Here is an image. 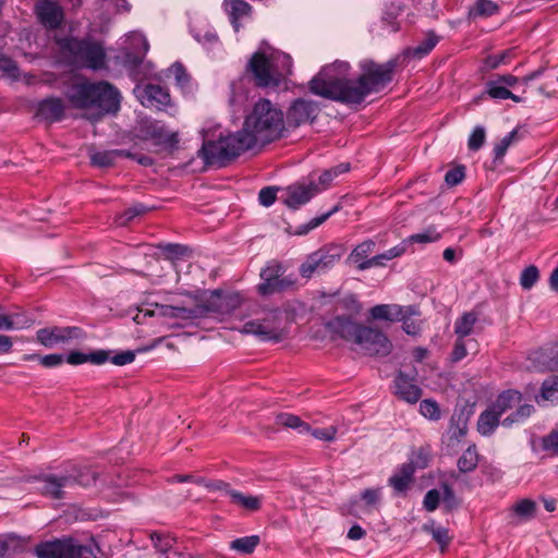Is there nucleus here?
<instances>
[{"instance_id":"44","label":"nucleus","mask_w":558,"mask_h":558,"mask_svg":"<svg viewBox=\"0 0 558 558\" xmlns=\"http://www.w3.org/2000/svg\"><path fill=\"white\" fill-rule=\"evenodd\" d=\"M514 513L523 519H532L536 512V502L532 499H522L513 506Z\"/></svg>"},{"instance_id":"35","label":"nucleus","mask_w":558,"mask_h":558,"mask_svg":"<svg viewBox=\"0 0 558 558\" xmlns=\"http://www.w3.org/2000/svg\"><path fill=\"white\" fill-rule=\"evenodd\" d=\"M478 464V454L475 446H470L458 459L457 465L460 472L468 473L476 469Z\"/></svg>"},{"instance_id":"8","label":"nucleus","mask_w":558,"mask_h":558,"mask_svg":"<svg viewBox=\"0 0 558 558\" xmlns=\"http://www.w3.org/2000/svg\"><path fill=\"white\" fill-rule=\"evenodd\" d=\"M262 282L257 286L260 295H271L293 290L296 277L293 274L284 275V267L278 262H270L260 271Z\"/></svg>"},{"instance_id":"53","label":"nucleus","mask_w":558,"mask_h":558,"mask_svg":"<svg viewBox=\"0 0 558 558\" xmlns=\"http://www.w3.org/2000/svg\"><path fill=\"white\" fill-rule=\"evenodd\" d=\"M485 137V129L481 125L475 126L468 141L469 149L473 151L478 150L483 146Z\"/></svg>"},{"instance_id":"26","label":"nucleus","mask_w":558,"mask_h":558,"mask_svg":"<svg viewBox=\"0 0 558 558\" xmlns=\"http://www.w3.org/2000/svg\"><path fill=\"white\" fill-rule=\"evenodd\" d=\"M522 400V395L517 390H506L498 395L495 402H493L489 407L495 410L496 414L500 417L508 410H511L515 405H519Z\"/></svg>"},{"instance_id":"25","label":"nucleus","mask_w":558,"mask_h":558,"mask_svg":"<svg viewBox=\"0 0 558 558\" xmlns=\"http://www.w3.org/2000/svg\"><path fill=\"white\" fill-rule=\"evenodd\" d=\"M230 502L247 512H257L263 506V496L246 495L239 490L230 492Z\"/></svg>"},{"instance_id":"4","label":"nucleus","mask_w":558,"mask_h":558,"mask_svg":"<svg viewBox=\"0 0 558 558\" xmlns=\"http://www.w3.org/2000/svg\"><path fill=\"white\" fill-rule=\"evenodd\" d=\"M292 59L287 53L267 57L255 52L250 59L246 71L252 74L258 87L278 86L284 75L291 74Z\"/></svg>"},{"instance_id":"21","label":"nucleus","mask_w":558,"mask_h":558,"mask_svg":"<svg viewBox=\"0 0 558 558\" xmlns=\"http://www.w3.org/2000/svg\"><path fill=\"white\" fill-rule=\"evenodd\" d=\"M241 295L239 293L222 294L219 291H214L207 306L208 311H214L220 314H229L240 306Z\"/></svg>"},{"instance_id":"2","label":"nucleus","mask_w":558,"mask_h":558,"mask_svg":"<svg viewBox=\"0 0 558 558\" xmlns=\"http://www.w3.org/2000/svg\"><path fill=\"white\" fill-rule=\"evenodd\" d=\"M397 60L376 63L373 60L360 62L361 75L349 78L350 64L336 61L325 65L310 81L311 93L326 99L347 105H359L372 93H378L393 78Z\"/></svg>"},{"instance_id":"56","label":"nucleus","mask_w":558,"mask_h":558,"mask_svg":"<svg viewBox=\"0 0 558 558\" xmlns=\"http://www.w3.org/2000/svg\"><path fill=\"white\" fill-rule=\"evenodd\" d=\"M138 40L142 44V50L136 53H126V56H125V63L131 66H137L143 61V58L145 57L146 52L148 51L149 45H148L146 38L138 37Z\"/></svg>"},{"instance_id":"12","label":"nucleus","mask_w":558,"mask_h":558,"mask_svg":"<svg viewBox=\"0 0 558 558\" xmlns=\"http://www.w3.org/2000/svg\"><path fill=\"white\" fill-rule=\"evenodd\" d=\"M140 133L142 140L150 141L155 146L173 147L179 142L178 134L168 131L160 121H143L140 126Z\"/></svg>"},{"instance_id":"52","label":"nucleus","mask_w":558,"mask_h":558,"mask_svg":"<svg viewBox=\"0 0 558 558\" xmlns=\"http://www.w3.org/2000/svg\"><path fill=\"white\" fill-rule=\"evenodd\" d=\"M418 314L403 313L399 322H402V329L410 336H417L421 332V324L414 320L412 317Z\"/></svg>"},{"instance_id":"33","label":"nucleus","mask_w":558,"mask_h":558,"mask_svg":"<svg viewBox=\"0 0 558 558\" xmlns=\"http://www.w3.org/2000/svg\"><path fill=\"white\" fill-rule=\"evenodd\" d=\"M477 322V316L473 312L464 313L461 317L456 320L454 324V333L458 338L464 339L469 335H471L475 323Z\"/></svg>"},{"instance_id":"59","label":"nucleus","mask_w":558,"mask_h":558,"mask_svg":"<svg viewBox=\"0 0 558 558\" xmlns=\"http://www.w3.org/2000/svg\"><path fill=\"white\" fill-rule=\"evenodd\" d=\"M511 54L512 50H506L501 53L488 56L485 60V65L488 69H497L499 65L508 63Z\"/></svg>"},{"instance_id":"10","label":"nucleus","mask_w":558,"mask_h":558,"mask_svg":"<svg viewBox=\"0 0 558 558\" xmlns=\"http://www.w3.org/2000/svg\"><path fill=\"white\" fill-rule=\"evenodd\" d=\"M86 338L85 331L81 327H48L37 331V340L46 348H53L60 343H70L74 340H83Z\"/></svg>"},{"instance_id":"18","label":"nucleus","mask_w":558,"mask_h":558,"mask_svg":"<svg viewBox=\"0 0 558 558\" xmlns=\"http://www.w3.org/2000/svg\"><path fill=\"white\" fill-rule=\"evenodd\" d=\"M362 325L356 324L349 316H336L326 324V328L333 335L345 340L355 341Z\"/></svg>"},{"instance_id":"39","label":"nucleus","mask_w":558,"mask_h":558,"mask_svg":"<svg viewBox=\"0 0 558 558\" xmlns=\"http://www.w3.org/2000/svg\"><path fill=\"white\" fill-rule=\"evenodd\" d=\"M542 73H543V70H536V71L525 75L524 77H522V80H519L517 76L511 75V74H505V75H498L496 77V80L499 83H501L502 85H505L507 88L514 87L519 82H521L523 85L527 86L531 81L539 77Z\"/></svg>"},{"instance_id":"36","label":"nucleus","mask_w":558,"mask_h":558,"mask_svg":"<svg viewBox=\"0 0 558 558\" xmlns=\"http://www.w3.org/2000/svg\"><path fill=\"white\" fill-rule=\"evenodd\" d=\"M440 37L433 31L426 33L425 38L412 49V54L422 58L428 54L439 43Z\"/></svg>"},{"instance_id":"48","label":"nucleus","mask_w":558,"mask_h":558,"mask_svg":"<svg viewBox=\"0 0 558 558\" xmlns=\"http://www.w3.org/2000/svg\"><path fill=\"white\" fill-rule=\"evenodd\" d=\"M539 271L536 266L524 268L520 276V284L524 290H530L538 280Z\"/></svg>"},{"instance_id":"19","label":"nucleus","mask_w":558,"mask_h":558,"mask_svg":"<svg viewBox=\"0 0 558 558\" xmlns=\"http://www.w3.org/2000/svg\"><path fill=\"white\" fill-rule=\"evenodd\" d=\"M72 476L46 475L41 478V493L52 499H62L65 497L64 488L73 486Z\"/></svg>"},{"instance_id":"54","label":"nucleus","mask_w":558,"mask_h":558,"mask_svg":"<svg viewBox=\"0 0 558 558\" xmlns=\"http://www.w3.org/2000/svg\"><path fill=\"white\" fill-rule=\"evenodd\" d=\"M517 130H513L509 132L507 135H505L498 144L494 147V156L495 159L502 158L509 148V146L512 144V142L517 137Z\"/></svg>"},{"instance_id":"50","label":"nucleus","mask_w":558,"mask_h":558,"mask_svg":"<svg viewBox=\"0 0 558 558\" xmlns=\"http://www.w3.org/2000/svg\"><path fill=\"white\" fill-rule=\"evenodd\" d=\"M25 360H27V361L38 360L39 363L44 367L52 368V367L60 366L64 362V355L63 354H57V353L47 354V355H44V356H40V355H26Z\"/></svg>"},{"instance_id":"23","label":"nucleus","mask_w":558,"mask_h":558,"mask_svg":"<svg viewBox=\"0 0 558 558\" xmlns=\"http://www.w3.org/2000/svg\"><path fill=\"white\" fill-rule=\"evenodd\" d=\"M222 5L234 31L239 32L240 20L251 15L252 5L244 0H223Z\"/></svg>"},{"instance_id":"30","label":"nucleus","mask_w":558,"mask_h":558,"mask_svg":"<svg viewBox=\"0 0 558 558\" xmlns=\"http://www.w3.org/2000/svg\"><path fill=\"white\" fill-rule=\"evenodd\" d=\"M486 93L493 99H511L514 102H522L523 98L513 94L509 88L499 83L496 78L486 83Z\"/></svg>"},{"instance_id":"9","label":"nucleus","mask_w":558,"mask_h":558,"mask_svg":"<svg viewBox=\"0 0 558 558\" xmlns=\"http://www.w3.org/2000/svg\"><path fill=\"white\" fill-rule=\"evenodd\" d=\"M354 342L361 351L371 356H387L392 350V343L387 335L368 326L361 327Z\"/></svg>"},{"instance_id":"40","label":"nucleus","mask_w":558,"mask_h":558,"mask_svg":"<svg viewBox=\"0 0 558 558\" xmlns=\"http://www.w3.org/2000/svg\"><path fill=\"white\" fill-rule=\"evenodd\" d=\"M541 398L545 401H558V376H550L545 379L541 388Z\"/></svg>"},{"instance_id":"11","label":"nucleus","mask_w":558,"mask_h":558,"mask_svg":"<svg viewBox=\"0 0 558 558\" xmlns=\"http://www.w3.org/2000/svg\"><path fill=\"white\" fill-rule=\"evenodd\" d=\"M320 111L319 105L311 99L298 98L288 108L286 122L289 126L298 128L302 124L312 123Z\"/></svg>"},{"instance_id":"64","label":"nucleus","mask_w":558,"mask_h":558,"mask_svg":"<svg viewBox=\"0 0 558 558\" xmlns=\"http://www.w3.org/2000/svg\"><path fill=\"white\" fill-rule=\"evenodd\" d=\"M361 498L366 507H375L380 500V488H367L361 493Z\"/></svg>"},{"instance_id":"24","label":"nucleus","mask_w":558,"mask_h":558,"mask_svg":"<svg viewBox=\"0 0 558 558\" xmlns=\"http://www.w3.org/2000/svg\"><path fill=\"white\" fill-rule=\"evenodd\" d=\"M414 472L413 463H403L389 477L388 483L398 494H404L413 482Z\"/></svg>"},{"instance_id":"20","label":"nucleus","mask_w":558,"mask_h":558,"mask_svg":"<svg viewBox=\"0 0 558 558\" xmlns=\"http://www.w3.org/2000/svg\"><path fill=\"white\" fill-rule=\"evenodd\" d=\"M36 14L38 20L49 28H58L63 20L61 8L49 0H43L36 5Z\"/></svg>"},{"instance_id":"17","label":"nucleus","mask_w":558,"mask_h":558,"mask_svg":"<svg viewBox=\"0 0 558 558\" xmlns=\"http://www.w3.org/2000/svg\"><path fill=\"white\" fill-rule=\"evenodd\" d=\"M395 395L408 403L414 404L422 397V389L414 384L413 378H409L403 372H399L393 380Z\"/></svg>"},{"instance_id":"37","label":"nucleus","mask_w":558,"mask_h":558,"mask_svg":"<svg viewBox=\"0 0 558 558\" xmlns=\"http://www.w3.org/2000/svg\"><path fill=\"white\" fill-rule=\"evenodd\" d=\"M498 10L499 7L492 0H476L469 14L472 17H487L496 14Z\"/></svg>"},{"instance_id":"22","label":"nucleus","mask_w":558,"mask_h":558,"mask_svg":"<svg viewBox=\"0 0 558 558\" xmlns=\"http://www.w3.org/2000/svg\"><path fill=\"white\" fill-rule=\"evenodd\" d=\"M64 111L65 107L63 100L57 97H50L38 104L36 114L48 122H57L64 117Z\"/></svg>"},{"instance_id":"31","label":"nucleus","mask_w":558,"mask_h":558,"mask_svg":"<svg viewBox=\"0 0 558 558\" xmlns=\"http://www.w3.org/2000/svg\"><path fill=\"white\" fill-rule=\"evenodd\" d=\"M248 94L244 86V80L240 78L230 84V96L229 105L234 109L239 110L247 101Z\"/></svg>"},{"instance_id":"29","label":"nucleus","mask_w":558,"mask_h":558,"mask_svg":"<svg viewBox=\"0 0 558 558\" xmlns=\"http://www.w3.org/2000/svg\"><path fill=\"white\" fill-rule=\"evenodd\" d=\"M375 241L368 239L357 244L350 253L348 260L356 264V268L360 270V265L369 260L368 257L375 250Z\"/></svg>"},{"instance_id":"3","label":"nucleus","mask_w":558,"mask_h":558,"mask_svg":"<svg viewBox=\"0 0 558 558\" xmlns=\"http://www.w3.org/2000/svg\"><path fill=\"white\" fill-rule=\"evenodd\" d=\"M73 107L78 109L95 108L101 116L116 114L120 110L121 94L108 82L74 84L68 93Z\"/></svg>"},{"instance_id":"46","label":"nucleus","mask_w":558,"mask_h":558,"mask_svg":"<svg viewBox=\"0 0 558 558\" xmlns=\"http://www.w3.org/2000/svg\"><path fill=\"white\" fill-rule=\"evenodd\" d=\"M148 211V207H146L144 204L137 203L128 209H125L119 217H118V223L121 226H125L131 220H133L137 216H142Z\"/></svg>"},{"instance_id":"34","label":"nucleus","mask_w":558,"mask_h":558,"mask_svg":"<svg viewBox=\"0 0 558 558\" xmlns=\"http://www.w3.org/2000/svg\"><path fill=\"white\" fill-rule=\"evenodd\" d=\"M259 543L260 537L258 535H250L233 539L230 543V548L240 554L250 555L255 550Z\"/></svg>"},{"instance_id":"42","label":"nucleus","mask_w":558,"mask_h":558,"mask_svg":"<svg viewBox=\"0 0 558 558\" xmlns=\"http://www.w3.org/2000/svg\"><path fill=\"white\" fill-rule=\"evenodd\" d=\"M440 238H441V234L436 230L435 227H428L423 232L410 235L408 238L407 242L426 244V243L436 242Z\"/></svg>"},{"instance_id":"61","label":"nucleus","mask_w":558,"mask_h":558,"mask_svg":"<svg viewBox=\"0 0 558 558\" xmlns=\"http://www.w3.org/2000/svg\"><path fill=\"white\" fill-rule=\"evenodd\" d=\"M171 74L174 76L177 84L180 86H185L190 81V75L187 74L185 68L182 63L175 62L169 69Z\"/></svg>"},{"instance_id":"16","label":"nucleus","mask_w":558,"mask_h":558,"mask_svg":"<svg viewBox=\"0 0 558 558\" xmlns=\"http://www.w3.org/2000/svg\"><path fill=\"white\" fill-rule=\"evenodd\" d=\"M403 313L418 314V307L415 305L379 304L369 310V315L374 320L399 322Z\"/></svg>"},{"instance_id":"43","label":"nucleus","mask_w":558,"mask_h":558,"mask_svg":"<svg viewBox=\"0 0 558 558\" xmlns=\"http://www.w3.org/2000/svg\"><path fill=\"white\" fill-rule=\"evenodd\" d=\"M420 412L424 417L430 421H438L441 417V411L438 403L432 399H424L421 401Z\"/></svg>"},{"instance_id":"55","label":"nucleus","mask_w":558,"mask_h":558,"mask_svg":"<svg viewBox=\"0 0 558 558\" xmlns=\"http://www.w3.org/2000/svg\"><path fill=\"white\" fill-rule=\"evenodd\" d=\"M168 305H158L156 304V308L153 310V311H149V310H140L138 313L134 316V322L136 324H143L144 323V318L146 316H154L156 315V310L158 311V314L161 315V316H165V317H171L173 318V311H166L165 308L167 307Z\"/></svg>"},{"instance_id":"5","label":"nucleus","mask_w":558,"mask_h":558,"mask_svg":"<svg viewBox=\"0 0 558 558\" xmlns=\"http://www.w3.org/2000/svg\"><path fill=\"white\" fill-rule=\"evenodd\" d=\"M69 52L72 63L80 68L100 70L106 66V52L99 43L88 39L66 38L61 45Z\"/></svg>"},{"instance_id":"45","label":"nucleus","mask_w":558,"mask_h":558,"mask_svg":"<svg viewBox=\"0 0 558 558\" xmlns=\"http://www.w3.org/2000/svg\"><path fill=\"white\" fill-rule=\"evenodd\" d=\"M542 448L553 456H558V423L542 438Z\"/></svg>"},{"instance_id":"13","label":"nucleus","mask_w":558,"mask_h":558,"mask_svg":"<svg viewBox=\"0 0 558 558\" xmlns=\"http://www.w3.org/2000/svg\"><path fill=\"white\" fill-rule=\"evenodd\" d=\"M242 330L244 333L255 335L264 341L278 342L281 340V332L277 320V311L271 313L268 318L246 322L243 325Z\"/></svg>"},{"instance_id":"38","label":"nucleus","mask_w":558,"mask_h":558,"mask_svg":"<svg viewBox=\"0 0 558 558\" xmlns=\"http://www.w3.org/2000/svg\"><path fill=\"white\" fill-rule=\"evenodd\" d=\"M534 412L532 404H521L513 413L502 420L501 425L511 427L513 424L523 423Z\"/></svg>"},{"instance_id":"49","label":"nucleus","mask_w":558,"mask_h":558,"mask_svg":"<svg viewBox=\"0 0 558 558\" xmlns=\"http://www.w3.org/2000/svg\"><path fill=\"white\" fill-rule=\"evenodd\" d=\"M165 310L173 311V318H180L184 320L199 317L204 312L201 307L187 308L183 306H167Z\"/></svg>"},{"instance_id":"6","label":"nucleus","mask_w":558,"mask_h":558,"mask_svg":"<svg viewBox=\"0 0 558 558\" xmlns=\"http://www.w3.org/2000/svg\"><path fill=\"white\" fill-rule=\"evenodd\" d=\"M35 555L38 558H97L90 547L72 538L41 542L35 547Z\"/></svg>"},{"instance_id":"1","label":"nucleus","mask_w":558,"mask_h":558,"mask_svg":"<svg viewBox=\"0 0 558 558\" xmlns=\"http://www.w3.org/2000/svg\"><path fill=\"white\" fill-rule=\"evenodd\" d=\"M283 131L282 111L268 99H260L245 118L241 131L223 133L218 125L203 130V145L198 155L205 165L223 167L258 142L265 144L280 138Z\"/></svg>"},{"instance_id":"28","label":"nucleus","mask_w":558,"mask_h":558,"mask_svg":"<svg viewBox=\"0 0 558 558\" xmlns=\"http://www.w3.org/2000/svg\"><path fill=\"white\" fill-rule=\"evenodd\" d=\"M501 422L500 416L496 414L495 410L488 407L478 416L477 430L483 436H490Z\"/></svg>"},{"instance_id":"62","label":"nucleus","mask_w":558,"mask_h":558,"mask_svg":"<svg viewBox=\"0 0 558 558\" xmlns=\"http://www.w3.org/2000/svg\"><path fill=\"white\" fill-rule=\"evenodd\" d=\"M0 71L7 73L13 78L19 76V68L16 62L4 54H0Z\"/></svg>"},{"instance_id":"41","label":"nucleus","mask_w":558,"mask_h":558,"mask_svg":"<svg viewBox=\"0 0 558 558\" xmlns=\"http://www.w3.org/2000/svg\"><path fill=\"white\" fill-rule=\"evenodd\" d=\"M69 476L74 478L73 486L77 484L83 487H89L96 483L98 473L92 468H83L75 475L70 474Z\"/></svg>"},{"instance_id":"60","label":"nucleus","mask_w":558,"mask_h":558,"mask_svg":"<svg viewBox=\"0 0 558 558\" xmlns=\"http://www.w3.org/2000/svg\"><path fill=\"white\" fill-rule=\"evenodd\" d=\"M277 192L278 187L275 186L263 187L258 193L259 204L265 207L271 206L276 202Z\"/></svg>"},{"instance_id":"57","label":"nucleus","mask_w":558,"mask_h":558,"mask_svg":"<svg viewBox=\"0 0 558 558\" xmlns=\"http://www.w3.org/2000/svg\"><path fill=\"white\" fill-rule=\"evenodd\" d=\"M465 177L464 166H457L447 171L445 181L449 186H456L460 184Z\"/></svg>"},{"instance_id":"58","label":"nucleus","mask_w":558,"mask_h":558,"mask_svg":"<svg viewBox=\"0 0 558 558\" xmlns=\"http://www.w3.org/2000/svg\"><path fill=\"white\" fill-rule=\"evenodd\" d=\"M429 449L421 447L414 453L409 463H413V466L416 469H425L429 462Z\"/></svg>"},{"instance_id":"32","label":"nucleus","mask_w":558,"mask_h":558,"mask_svg":"<svg viewBox=\"0 0 558 558\" xmlns=\"http://www.w3.org/2000/svg\"><path fill=\"white\" fill-rule=\"evenodd\" d=\"M276 424L298 430L300 434H307L311 430V426L302 421L298 415L291 413H279L276 416Z\"/></svg>"},{"instance_id":"15","label":"nucleus","mask_w":558,"mask_h":558,"mask_svg":"<svg viewBox=\"0 0 558 558\" xmlns=\"http://www.w3.org/2000/svg\"><path fill=\"white\" fill-rule=\"evenodd\" d=\"M141 104L147 108L162 109L170 104V94L167 88L157 84H147L137 90Z\"/></svg>"},{"instance_id":"14","label":"nucleus","mask_w":558,"mask_h":558,"mask_svg":"<svg viewBox=\"0 0 558 558\" xmlns=\"http://www.w3.org/2000/svg\"><path fill=\"white\" fill-rule=\"evenodd\" d=\"M282 196L283 203L292 209H298L302 205L310 202L316 194L320 192V189L314 180L306 182H296L287 186Z\"/></svg>"},{"instance_id":"7","label":"nucleus","mask_w":558,"mask_h":558,"mask_svg":"<svg viewBox=\"0 0 558 558\" xmlns=\"http://www.w3.org/2000/svg\"><path fill=\"white\" fill-rule=\"evenodd\" d=\"M343 247L328 244L307 255L299 271L303 278H312L315 274H324L332 268L343 255Z\"/></svg>"},{"instance_id":"51","label":"nucleus","mask_w":558,"mask_h":558,"mask_svg":"<svg viewBox=\"0 0 558 558\" xmlns=\"http://www.w3.org/2000/svg\"><path fill=\"white\" fill-rule=\"evenodd\" d=\"M114 161H116V156H114L113 149L105 150V151H97L90 156L92 165L101 167V168L110 167L114 163Z\"/></svg>"},{"instance_id":"63","label":"nucleus","mask_w":558,"mask_h":558,"mask_svg":"<svg viewBox=\"0 0 558 558\" xmlns=\"http://www.w3.org/2000/svg\"><path fill=\"white\" fill-rule=\"evenodd\" d=\"M314 438L323 440V441H332L337 434V428L333 426L327 428H312L307 432Z\"/></svg>"},{"instance_id":"27","label":"nucleus","mask_w":558,"mask_h":558,"mask_svg":"<svg viewBox=\"0 0 558 558\" xmlns=\"http://www.w3.org/2000/svg\"><path fill=\"white\" fill-rule=\"evenodd\" d=\"M34 324V319L26 313H0V328L4 330H22L29 328Z\"/></svg>"},{"instance_id":"47","label":"nucleus","mask_w":558,"mask_h":558,"mask_svg":"<svg viewBox=\"0 0 558 558\" xmlns=\"http://www.w3.org/2000/svg\"><path fill=\"white\" fill-rule=\"evenodd\" d=\"M150 539L154 543L155 548L162 554L168 553L174 544V538L170 535L158 532H153L150 534Z\"/></svg>"}]
</instances>
